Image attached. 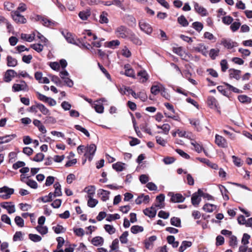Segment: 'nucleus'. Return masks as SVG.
Listing matches in <instances>:
<instances>
[{"label":"nucleus","mask_w":252,"mask_h":252,"mask_svg":"<svg viewBox=\"0 0 252 252\" xmlns=\"http://www.w3.org/2000/svg\"><path fill=\"white\" fill-rule=\"evenodd\" d=\"M122 55L126 57L129 58L131 56V52L129 50V49L126 47H124L122 50H121Z\"/></svg>","instance_id":"nucleus-64"},{"label":"nucleus","mask_w":252,"mask_h":252,"mask_svg":"<svg viewBox=\"0 0 252 252\" xmlns=\"http://www.w3.org/2000/svg\"><path fill=\"white\" fill-rule=\"evenodd\" d=\"M215 143L220 147L226 148L227 147V143L225 139L218 134L216 135Z\"/></svg>","instance_id":"nucleus-10"},{"label":"nucleus","mask_w":252,"mask_h":252,"mask_svg":"<svg viewBox=\"0 0 252 252\" xmlns=\"http://www.w3.org/2000/svg\"><path fill=\"white\" fill-rule=\"evenodd\" d=\"M92 243L96 246H101L103 243V239L100 236L95 237L92 240Z\"/></svg>","instance_id":"nucleus-42"},{"label":"nucleus","mask_w":252,"mask_h":252,"mask_svg":"<svg viewBox=\"0 0 252 252\" xmlns=\"http://www.w3.org/2000/svg\"><path fill=\"white\" fill-rule=\"evenodd\" d=\"M128 231H125L120 237V241L122 244H126L127 242Z\"/></svg>","instance_id":"nucleus-56"},{"label":"nucleus","mask_w":252,"mask_h":252,"mask_svg":"<svg viewBox=\"0 0 252 252\" xmlns=\"http://www.w3.org/2000/svg\"><path fill=\"white\" fill-rule=\"evenodd\" d=\"M62 33L68 43L72 44H74L75 43L74 39L71 33L66 32L65 33L63 32Z\"/></svg>","instance_id":"nucleus-45"},{"label":"nucleus","mask_w":252,"mask_h":252,"mask_svg":"<svg viewBox=\"0 0 252 252\" xmlns=\"http://www.w3.org/2000/svg\"><path fill=\"white\" fill-rule=\"evenodd\" d=\"M43 45L39 43L31 45V47L38 53L43 51Z\"/></svg>","instance_id":"nucleus-54"},{"label":"nucleus","mask_w":252,"mask_h":252,"mask_svg":"<svg viewBox=\"0 0 252 252\" xmlns=\"http://www.w3.org/2000/svg\"><path fill=\"white\" fill-rule=\"evenodd\" d=\"M91 12L90 9H86L80 11L78 14V16L82 20L85 21L91 16Z\"/></svg>","instance_id":"nucleus-19"},{"label":"nucleus","mask_w":252,"mask_h":252,"mask_svg":"<svg viewBox=\"0 0 252 252\" xmlns=\"http://www.w3.org/2000/svg\"><path fill=\"white\" fill-rule=\"evenodd\" d=\"M171 201L175 203L183 202L185 200V197L180 193L173 194L171 198Z\"/></svg>","instance_id":"nucleus-18"},{"label":"nucleus","mask_w":252,"mask_h":252,"mask_svg":"<svg viewBox=\"0 0 252 252\" xmlns=\"http://www.w3.org/2000/svg\"><path fill=\"white\" fill-rule=\"evenodd\" d=\"M192 27L194 28L196 31L200 32L203 28V24L199 22H195L192 23Z\"/></svg>","instance_id":"nucleus-57"},{"label":"nucleus","mask_w":252,"mask_h":252,"mask_svg":"<svg viewBox=\"0 0 252 252\" xmlns=\"http://www.w3.org/2000/svg\"><path fill=\"white\" fill-rule=\"evenodd\" d=\"M192 245L190 241H184L182 242L181 245L179 247V251L180 252H183L188 248L190 247Z\"/></svg>","instance_id":"nucleus-37"},{"label":"nucleus","mask_w":252,"mask_h":252,"mask_svg":"<svg viewBox=\"0 0 252 252\" xmlns=\"http://www.w3.org/2000/svg\"><path fill=\"white\" fill-rule=\"evenodd\" d=\"M156 139L157 143L158 144H159L163 147H164L166 146L167 141L165 139H164L163 138H162L161 137L159 136H156Z\"/></svg>","instance_id":"nucleus-63"},{"label":"nucleus","mask_w":252,"mask_h":252,"mask_svg":"<svg viewBox=\"0 0 252 252\" xmlns=\"http://www.w3.org/2000/svg\"><path fill=\"white\" fill-rule=\"evenodd\" d=\"M143 230V227L139 225H133L130 228L131 233L133 234H136L138 232H142Z\"/></svg>","instance_id":"nucleus-53"},{"label":"nucleus","mask_w":252,"mask_h":252,"mask_svg":"<svg viewBox=\"0 0 252 252\" xmlns=\"http://www.w3.org/2000/svg\"><path fill=\"white\" fill-rule=\"evenodd\" d=\"M208 104L211 108H218L219 105L217 99L211 96L208 97Z\"/></svg>","instance_id":"nucleus-21"},{"label":"nucleus","mask_w":252,"mask_h":252,"mask_svg":"<svg viewBox=\"0 0 252 252\" xmlns=\"http://www.w3.org/2000/svg\"><path fill=\"white\" fill-rule=\"evenodd\" d=\"M149 199L150 197L149 195H144L142 194L137 197V198L135 200V203L136 204H140L143 202H148Z\"/></svg>","instance_id":"nucleus-29"},{"label":"nucleus","mask_w":252,"mask_h":252,"mask_svg":"<svg viewBox=\"0 0 252 252\" xmlns=\"http://www.w3.org/2000/svg\"><path fill=\"white\" fill-rule=\"evenodd\" d=\"M220 191L223 196V198L224 200H227L229 199V196L227 194L228 191L223 186H220Z\"/></svg>","instance_id":"nucleus-46"},{"label":"nucleus","mask_w":252,"mask_h":252,"mask_svg":"<svg viewBox=\"0 0 252 252\" xmlns=\"http://www.w3.org/2000/svg\"><path fill=\"white\" fill-rule=\"evenodd\" d=\"M157 238L156 236H152L145 240L144 242L145 248L147 250L151 249L153 248V243L157 240Z\"/></svg>","instance_id":"nucleus-16"},{"label":"nucleus","mask_w":252,"mask_h":252,"mask_svg":"<svg viewBox=\"0 0 252 252\" xmlns=\"http://www.w3.org/2000/svg\"><path fill=\"white\" fill-rule=\"evenodd\" d=\"M126 165L125 163L121 162H118L113 164L112 165V167L113 169L116 170L117 171H122L125 168Z\"/></svg>","instance_id":"nucleus-39"},{"label":"nucleus","mask_w":252,"mask_h":252,"mask_svg":"<svg viewBox=\"0 0 252 252\" xmlns=\"http://www.w3.org/2000/svg\"><path fill=\"white\" fill-rule=\"evenodd\" d=\"M197 159L200 162L206 163L213 169H216L218 168V166L217 164L210 162L209 160L206 158H198Z\"/></svg>","instance_id":"nucleus-27"},{"label":"nucleus","mask_w":252,"mask_h":252,"mask_svg":"<svg viewBox=\"0 0 252 252\" xmlns=\"http://www.w3.org/2000/svg\"><path fill=\"white\" fill-rule=\"evenodd\" d=\"M73 232L78 237H82L85 234L84 230L81 228H74Z\"/></svg>","instance_id":"nucleus-62"},{"label":"nucleus","mask_w":252,"mask_h":252,"mask_svg":"<svg viewBox=\"0 0 252 252\" xmlns=\"http://www.w3.org/2000/svg\"><path fill=\"white\" fill-rule=\"evenodd\" d=\"M190 144L194 147V150L198 153H201L203 150L202 146L197 143L195 140L191 141Z\"/></svg>","instance_id":"nucleus-44"},{"label":"nucleus","mask_w":252,"mask_h":252,"mask_svg":"<svg viewBox=\"0 0 252 252\" xmlns=\"http://www.w3.org/2000/svg\"><path fill=\"white\" fill-rule=\"evenodd\" d=\"M7 65L9 67H15L17 64V61L16 59L10 56H8L6 58Z\"/></svg>","instance_id":"nucleus-31"},{"label":"nucleus","mask_w":252,"mask_h":252,"mask_svg":"<svg viewBox=\"0 0 252 252\" xmlns=\"http://www.w3.org/2000/svg\"><path fill=\"white\" fill-rule=\"evenodd\" d=\"M107 13L105 12H102L99 16V22L101 24H106L108 22L107 18Z\"/></svg>","instance_id":"nucleus-47"},{"label":"nucleus","mask_w":252,"mask_h":252,"mask_svg":"<svg viewBox=\"0 0 252 252\" xmlns=\"http://www.w3.org/2000/svg\"><path fill=\"white\" fill-rule=\"evenodd\" d=\"M195 11L202 16H206L208 15L207 10L206 8L199 5L198 3L193 2Z\"/></svg>","instance_id":"nucleus-9"},{"label":"nucleus","mask_w":252,"mask_h":252,"mask_svg":"<svg viewBox=\"0 0 252 252\" xmlns=\"http://www.w3.org/2000/svg\"><path fill=\"white\" fill-rule=\"evenodd\" d=\"M54 187L55 188V191L54 192V194L57 197L61 196L62 195V192L61 190V186L59 183L57 182L54 185Z\"/></svg>","instance_id":"nucleus-41"},{"label":"nucleus","mask_w":252,"mask_h":252,"mask_svg":"<svg viewBox=\"0 0 252 252\" xmlns=\"http://www.w3.org/2000/svg\"><path fill=\"white\" fill-rule=\"evenodd\" d=\"M98 203V201L93 198V197H88V205L90 207L93 208Z\"/></svg>","instance_id":"nucleus-60"},{"label":"nucleus","mask_w":252,"mask_h":252,"mask_svg":"<svg viewBox=\"0 0 252 252\" xmlns=\"http://www.w3.org/2000/svg\"><path fill=\"white\" fill-rule=\"evenodd\" d=\"M24 234L21 231H17L15 233L13 236V241H22L23 240V236Z\"/></svg>","instance_id":"nucleus-51"},{"label":"nucleus","mask_w":252,"mask_h":252,"mask_svg":"<svg viewBox=\"0 0 252 252\" xmlns=\"http://www.w3.org/2000/svg\"><path fill=\"white\" fill-rule=\"evenodd\" d=\"M139 26L141 31L148 34H150L153 31L151 25L143 20L139 21Z\"/></svg>","instance_id":"nucleus-8"},{"label":"nucleus","mask_w":252,"mask_h":252,"mask_svg":"<svg viewBox=\"0 0 252 252\" xmlns=\"http://www.w3.org/2000/svg\"><path fill=\"white\" fill-rule=\"evenodd\" d=\"M29 238L33 242H38L42 240V238L40 236L32 233L29 234Z\"/></svg>","instance_id":"nucleus-48"},{"label":"nucleus","mask_w":252,"mask_h":252,"mask_svg":"<svg viewBox=\"0 0 252 252\" xmlns=\"http://www.w3.org/2000/svg\"><path fill=\"white\" fill-rule=\"evenodd\" d=\"M12 19L17 23L24 24L26 23V19L18 10L12 11L11 12Z\"/></svg>","instance_id":"nucleus-5"},{"label":"nucleus","mask_w":252,"mask_h":252,"mask_svg":"<svg viewBox=\"0 0 252 252\" xmlns=\"http://www.w3.org/2000/svg\"><path fill=\"white\" fill-rule=\"evenodd\" d=\"M0 206L4 209H6L9 214H12L15 212L14 205L11 202H4L0 204Z\"/></svg>","instance_id":"nucleus-12"},{"label":"nucleus","mask_w":252,"mask_h":252,"mask_svg":"<svg viewBox=\"0 0 252 252\" xmlns=\"http://www.w3.org/2000/svg\"><path fill=\"white\" fill-rule=\"evenodd\" d=\"M178 23L183 27H187L189 25V22L183 15H181L178 18Z\"/></svg>","instance_id":"nucleus-50"},{"label":"nucleus","mask_w":252,"mask_h":252,"mask_svg":"<svg viewBox=\"0 0 252 252\" xmlns=\"http://www.w3.org/2000/svg\"><path fill=\"white\" fill-rule=\"evenodd\" d=\"M195 51L201 53L203 55L206 56L207 48L203 44H200L198 47L195 48Z\"/></svg>","instance_id":"nucleus-58"},{"label":"nucleus","mask_w":252,"mask_h":252,"mask_svg":"<svg viewBox=\"0 0 252 252\" xmlns=\"http://www.w3.org/2000/svg\"><path fill=\"white\" fill-rule=\"evenodd\" d=\"M36 19L38 21H40L41 23L45 26L49 27L55 24V22L53 21L48 19L47 18L42 17L39 15L36 16Z\"/></svg>","instance_id":"nucleus-15"},{"label":"nucleus","mask_w":252,"mask_h":252,"mask_svg":"<svg viewBox=\"0 0 252 252\" xmlns=\"http://www.w3.org/2000/svg\"><path fill=\"white\" fill-rule=\"evenodd\" d=\"M110 193V191L103 189H99L97 190V195L103 201H106L109 199Z\"/></svg>","instance_id":"nucleus-13"},{"label":"nucleus","mask_w":252,"mask_h":252,"mask_svg":"<svg viewBox=\"0 0 252 252\" xmlns=\"http://www.w3.org/2000/svg\"><path fill=\"white\" fill-rule=\"evenodd\" d=\"M219 49H211L210 50L209 56L212 60H215L219 55Z\"/></svg>","instance_id":"nucleus-55"},{"label":"nucleus","mask_w":252,"mask_h":252,"mask_svg":"<svg viewBox=\"0 0 252 252\" xmlns=\"http://www.w3.org/2000/svg\"><path fill=\"white\" fill-rule=\"evenodd\" d=\"M35 36V34L34 33H32L30 34L22 33L21 35V37L22 39L25 40L26 41L31 42L34 39Z\"/></svg>","instance_id":"nucleus-26"},{"label":"nucleus","mask_w":252,"mask_h":252,"mask_svg":"<svg viewBox=\"0 0 252 252\" xmlns=\"http://www.w3.org/2000/svg\"><path fill=\"white\" fill-rule=\"evenodd\" d=\"M162 86H163L160 84L152 86L151 88V93L154 95L158 94V93H160Z\"/></svg>","instance_id":"nucleus-34"},{"label":"nucleus","mask_w":252,"mask_h":252,"mask_svg":"<svg viewBox=\"0 0 252 252\" xmlns=\"http://www.w3.org/2000/svg\"><path fill=\"white\" fill-rule=\"evenodd\" d=\"M16 224L19 227H22L24 226V220L20 216H16L14 219Z\"/></svg>","instance_id":"nucleus-61"},{"label":"nucleus","mask_w":252,"mask_h":252,"mask_svg":"<svg viewBox=\"0 0 252 252\" xmlns=\"http://www.w3.org/2000/svg\"><path fill=\"white\" fill-rule=\"evenodd\" d=\"M203 194V192L202 190L201 189H198L197 192L192 195L191 201L193 206L197 207L199 205L201 200V197Z\"/></svg>","instance_id":"nucleus-3"},{"label":"nucleus","mask_w":252,"mask_h":252,"mask_svg":"<svg viewBox=\"0 0 252 252\" xmlns=\"http://www.w3.org/2000/svg\"><path fill=\"white\" fill-rule=\"evenodd\" d=\"M0 193H4L0 195V197L3 199H9L11 195L14 193V189L9 188L7 186L0 188Z\"/></svg>","instance_id":"nucleus-2"},{"label":"nucleus","mask_w":252,"mask_h":252,"mask_svg":"<svg viewBox=\"0 0 252 252\" xmlns=\"http://www.w3.org/2000/svg\"><path fill=\"white\" fill-rule=\"evenodd\" d=\"M115 32L118 37L126 38L128 37L131 31L124 26H121L116 29Z\"/></svg>","instance_id":"nucleus-1"},{"label":"nucleus","mask_w":252,"mask_h":252,"mask_svg":"<svg viewBox=\"0 0 252 252\" xmlns=\"http://www.w3.org/2000/svg\"><path fill=\"white\" fill-rule=\"evenodd\" d=\"M125 74L128 76L132 78L135 77V73L134 70L129 67V65L128 64H126L125 65Z\"/></svg>","instance_id":"nucleus-33"},{"label":"nucleus","mask_w":252,"mask_h":252,"mask_svg":"<svg viewBox=\"0 0 252 252\" xmlns=\"http://www.w3.org/2000/svg\"><path fill=\"white\" fill-rule=\"evenodd\" d=\"M52 229L56 234L63 233L65 232L66 230L65 228L60 224H57L56 226H53Z\"/></svg>","instance_id":"nucleus-43"},{"label":"nucleus","mask_w":252,"mask_h":252,"mask_svg":"<svg viewBox=\"0 0 252 252\" xmlns=\"http://www.w3.org/2000/svg\"><path fill=\"white\" fill-rule=\"evenodd\" d=\"M49 77L51 78V81L53 82L58 86H61L62 81L58 76L53 75H50Z\"/></svg>","instance_id":"nucleus-59"},{"label":"nucleus","mask_w":252,"mask_h":252,"mask_svg":"<svg viewBox=\"0 0 252 252\" xmlns=\"http://www.w3.org/2000/svg\"><path fill=\"white\" fill-rule=\"evenodd\" d=\"M17 76V72L14 70L8 69L7 70L4 75L3 80L5 82H9L12 78Z\"/></svg>","instance_id":"nucleus-11"},{"label":"nucleus","mask_w":252,"mask_h":252,"mask_svg":"<svg viewBox=\"0 0 252 252\" xmlns=\"http://www.w3.org/2000/svg\"><path fill=\"white\" fill-rule=\"evenodd\" d=\"M157 127L158 129H161L162 130V131H158V133H163L165 135L168 134L170 129V126L168 124H164L162 126L157 125Z\"/></svg>","instance_id":"nucleus-17"},{"label":"nucleus","mask_w":252,"mask_h":252,"mask_svg":"<svg viewBox=\"0 0 252 252\" xmlns=\"http://www.w3.org/2000/svg\"><path fill=\"white\" fill-rule=\"evenodd\" d=\"M143 213L145 215L148 216L150 218H154L157 214V210L155 207L152 206L150 208H148L143 210Z\"/></svg>","instance_id":"nucleus-14"},{"label":"nucleus","mask_w":252,"mask_h":252,"mask_svg":"<svg viewBox=\"0 0 252 252\" xmlns=\"http://www.w3.org/2000/svg\"><path fill=\"white\" fill-rule=\"evenodd\" d=\"M20 84H14L12 86V91L14 92H19L21 91H27L29 90L28 86L25 81H20Z\"/></svg>","instance_id":"nucleus-7"},{"label":"nucleus","mask_w":252,"mask_h":252,"mask_svg":"<svg viewBox=\"0 0 252 252\" xmlns=\"http://www.w3.org/2000/svg\"><path fill=\"white\" fill-rule=\"evenodd\" d=\"M16 136L15 134H11L0 137V144L8 143L16 137Z\"/></svg>","instance_id":"nucleus-25"},{"label":"nucleus","mask_w":252,"mask_h":252,"mask_svg":"<svg viewBox=\"0 0 252 252\" xmlns=\"http://www.w3.org/2000/svg\"><path fill=\"white\" fill-rule=\"evenodd\" d=\"M92 107L95 109V111L98 113H102L103 112L104 107L100 102L96 101L92 104Z\"/></svg>","instance_id":"nucleus-22"},{"label":"nucleus","mask_w":252,"mask_h":252,"mask_svg":"<svg viewBox=\"0 0 252 252\" xmlns=\"http://www.w3.org/2000/svg\"><path fill=\"white\" fill-rule=\"evenodd\" d=\"M165 196L163 194H160L159 195L157 196L156 197V200L158 202V204L155 205V207H158L159 208H162L163 207L164 205L163 204V202L164 200Z\"/></svg>","instance_id":"nucleus-32"},{"label":"nucleus","mask_w":252,"mask_h":252,"mask_svg":"<svg viewBox=\"0 0 252 252\" xmlns=\"http://www.w3.org/2000/svg\"><path fill=\"white\" fill-rule=\"evenodd\" d=\"M217 209V206L214 204L206 203L203 207V209L206 212L211 213Z\"/></svg>","instance_id":"nucleus-35"},{"label":"nucleus","mask_w":252,"mask_h":252,"mask_svg":"<svg viewBox=\"0 0 252 252\" xmlns=\"http://www.w3.org/2000/svg\"><path fill=\"white\" fill-rule=\"evenodd\" d=\"M129 39L135 44L140 45L142 44V41L131 32L128 36Z\"/></svg>","instance_id":"nucleus-24"},{"label":"nucleus","mask_w":252,"mask_h":252,"mask_svg":"<svg viewBox=\"0 0 252 252\" xmlns=\"http://www.w3.org/2000/svg\"><path fill=\"white\" fill-rule=\"evenodd\" d=\"M220 44L227 49H231L238 45L237 42L233 41L230 38H222L221 40Z\"/></svg>","instance_id":"nucleus-6"},{"label":"nucleus","mask_w":252,"mask_h":252,"mask_svg":"<svg viewBox=\"0 0 252 252\" xmlns=\"http://www.w3.org/2000/svg\"><path fill=\"white\" fill-rule=\"evenodd\" d=\"M36 230L42 235L46 234L48 232V228L46 226L37 225L35 227Z\"/></svg>","instance_id":"nucleus-28"},{"label":"nucleus","mask_w":252,"mask_h":252,"mask_svg":"<svg viewBox=\"0 0 252 252\" xmlns=\"http://www.w3.org/2000/svg\"><path fill=\"white\" fill-rule=\"evenodd\" d=\"M138 76H139L140 81L142 83H144L147 81L149 78V76L147 72L144 70H141L138 72Z\"/></svg>","instance_id":"nucleus-30"},{"label":"nucleus","mask_w":252,"mask_h":252,"mask_svg":"<svg viewBox=\"0 0 252 252\" xmlns=\"http://www.w3.org/2000/svg\"><path fill=\"white\" fill-rule=\"evenodd\" d=\"M238 100L242 103H250L251 98L246 95H240L238 97Z\"/></svg>","instance_id":"nucleus-49"},{"label":"nucleus","mask_w":252,"mask_h":252,"mask_svg":"<svg viewBox=\"0 0 252 252\" xmlns=\"http://www.w3.org/2000/svg\"><path fill=\"white\" fill-rule=\"evenodd\" d=\"M170 223L171 225L177 227H181V221L179 218L175 217L171 218L170 219Z\"/></svg>","instance_id":"nucleus-38"},{"label":"nucleus","mask_w":252,"mask_h":252,"mask_svg":"<svg viewBox=\"0 0 252 252\" xmlns=\"http://www.w3.org/2000/svg\"><path fill=\"white\" fill-rule=\"evenodd\" d=\"M120 44V41L117 39L105 42V46L112 49H114L116 47L119 46Z\"/></svg>","instance_id":"nucleus-36"},{"label":"nucleus","mask_w":252,"mask_h":252,"mask_svg":"<svg viewBox=\"0 0 252 252\" xmlns=\"http://www.w3.org/2000/svg\"><path fill=\"white\" fill-rule=\"evenodd\" d=\"M37 108L44 115H49L50 114L49 110L42 104L38 103Z\"/></svg>","instance_id":"nucleus-40"},{"label":"nucleus","mask_w":252,"mask_h":252,"mask_svg":"<svg viewBox=\"0 0 252 252\" xmlns=\"http://www.w3.org/2000/svg\"><path fill=\"white\" fill-rule=\"evenodd\" d=\"M96 150V147L94 144H90L86 147L84 156L88 158L89 160H91Z\"/></svg>","instance_id":"nucleus-4"},{"label":"nucleus","mask_w":252,"mask_h":252,"mask_svg":"<svg viewBox=\"0 0 252 252\" xmlns=\"http://www.w3.org/2000/svg\"><path fill=\"white\" fill-rule=\"evenodd\" d=\"M229 72L230 78H235L236 80H239L240 78V70L235 69H230Z\"/></svg>","instance_id":"nucleus-20"},{"label":"nucleus","mask_w":252,"mask_h":252,"mask_svg":"<svg viewBox=\"0 0 252 252\" xmlns=\"http://www.w3.org/2000/svg\"><path fill=\"white\" fill-rule=\"evenodd\" d=\"M104 228L105 231L110 235L115 233L116 231L115 228L111 225L105 224L104 226Z\"/></svg>","instance_id":"nucleus-52"},{"label":"nucleus","mask_w":252,"mask_h":252,"mask_svg":"<svg viewBox=\"0 0 252 252\" xmlns=\"http://www.w3.org/2000/svg\"><path fill=\"white\" fill-rule=\"evenodd\" d=\"M96 188L94 186H89L86 187L84 191L87 193L88 194V198L90 197H93L95 193Z\"/></svg>","instance_id":"nucleus-23"}]
</instances>
